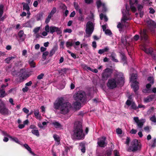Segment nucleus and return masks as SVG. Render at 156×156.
I'll use <instances>...</instances> for the list:
<instances>
[{"instance_id":"1","label":"nucleus","mask_w":156,"mask_h":156,"mask_svg":"<svg viewBox=\"0 0 156 156\" xmlns=\"http://www.w3.org/2000/svg\"><path fill=\"white\" fill-rule=\"evenodd\" d=\"M124 81V78L122 73H119L116 74L115 76L108 80L107 86L110 89H113L118 85H123Z\"/></svg>"},{"instance_id":"2","label":"nucleus","mask_w":156,"mask_h":156,"mask_svg":"<svg viewBox=\"0 0 156 156\" xmlns=\"http://www.w3.org/2000/svg\"><path fill=\"white\" fill-rule=\"evenodd\" d=\"M54 108L59 110L62 113L65 114L70 110L71 105L69 102H65L64 98L61 97L58 98L54 103Z\"/></svg>"},{"instance_id":"3","label":"nucleus","mask_w":156,"mask_h":156,"mask_svg":"<svg viewBox=\"0 0 156 156\" xmlns=\"http://www.w3.org/2000/svg\"><path fill=\"white\" fill-rule=\"evenodd\" d=\"M84 137L81 123L79 122H76L71 134L72 139L74 140H79L83 139Z\"/></svg>"},{"instance_id":"4","label":"nucleus","mask_w":156,"mask_h":156,"mask_svg":"<svg viewBox=\"0 0 156 156\" xmlns=\"http://www.w3.org/2000/svg\"><path fill=\"white\" fill-rule=\"evenodd\" d=\"M126 11L124 10H122L123 14V17L122 18L121 23L119 22L117 26V27L119 28V31H121L122 28L124 26V24L126 21L129 20L131 19L129 17V8L128 5H126Z\"/></svg>"},{"instance_id":"5","label":"nucleus","mask_w":156,"mask_h":156,"mask_svg":"<svg viewBox=\"0 0 156 156\" xmlns=\"http://www.w3.org/2000/svg\"><path fill=\"white\" fill-rule=\"evenodd\" d=\"M137 75L136 74H133L130 78L131 86L134 91L136 92L139 89V83L136 81Z\"/></svg>"},{"instance_id":"6","label":"nucleus","mask_w":156,"mask_h":156,"mask_svg":"<svg viewBox=\"0 0 156 156\" xmlns=\"http://www.w3.org/2000/svg\"><path fill=\"white\" fill-rule=\"evenodd\" d=\"M73 97L75 100L76 101L83 102L85 99L86 95L84 92L80 91L75 93Z\"/></svg>"},{"instance_id":"7","label":"nucleus","mask_w":156,"mask_h":156,"mask_svg":"<svg viewBox=\"0 0 156 156\" xmlns=\"http://www.w3.org/2000/svg\"><path fill=\"white\" fill-rule=\"evenodd\" d=\"M94 24L93 22H88L86 24V32L87 34L86 37H90L92 33L94 28Z\"/></svg>"},{"instance_id":"8","label":"nucleus","mask_w":156,"mask_h":156,"mask_svg":"<svg viewBox=\"0 0 156 156\" xmlns=\"http://www.w3.org/2000/svg\"><path fill=\"white\" fill-rule=\"evenodd\" d=\"M138 140L135 139L131 142V145L128 148V150L129 152H135L138 150Z\"/></svg>"},{"instance_id":"9","label":"nucleus","mask_w":156,"mask_h":156,"mask_svg":"<svg viewBox=\"0 0 156 156\" xmlns=\"http://www.w3.org/2000/svg\"><path fill=\"white\" fill-rule=\"evenodd\" d=\"M0 113L4 115H10L11 112L6 107L4 103V105H0Z\"/></svg>"},{"instance_id":"10","label":"nucleus","mask_w":156,"mask_h":156,"mask_svg":"<svg viewBox=\"0 0 156 156\" xmlns=\"http://www.w3.org/2000/svg\"><path fill=\"white\" fill-rule=\"evenodd\" d=\"M112 72L111 69L107 68L103 71L102 74V77L103 80H106L111 76Z\"/></svg>"},{"instance_id":"11","label":"nucleus","mask_w":156,"mask_h":156,"mask_svg":"<svg viewBox=\"0 0 156 156\" xmlns=\"http://www.w3.org/2000/svg\"><path fill=\"white\" fill-rule=\"evenodd\" d=\"M133 120L136 123L137 125L138 128H142L143 126L144 123L145 122V119H141L139 120L138 117H134Z\"/></svg>"},{"instance_id":"12","label":"nucleus","mask_w":156,"mask_h":156,"mask_svg":"<svg viewBox=\"0 0 156 156\" xmlns=\"http://www.w3.org/2000/svg\"><path fill=\"white\" fill-rule=\"evenodd\" d=\"M19 73V75L20 79H26L29 76V73L27 72L25 69H20Z\"/></svg>"},{"instance_id":"13","label":"nucleus","mask_w":156,"mask_h":156,"mask_svg":"<svg viewBox=\"0 0 156 156\" xmlns=\"http://www.w3.org/2000/svg\"><path fill=\"white\" fill-rule=\"evenodd\" d=\"M106 137L103 136L98 139V146L101 147H105L106 145V143L105 142Z\"/></svg>"},{"instance_id":"14","label":"nucleus","mask_w":156,"mask_h":156,"mask_svg":"<svg viewBox=\"0 0 156 156\" xmlns=\"http://www.w3.org/2000/svg\"><path fill=\"white\" fill-rule=\"evenodd\" d=\"M130 2V8L132 11L135 12L136 11V8L135 7L138 3L137 0H129Z\"/></svg>"},{"instance_id":"15","label":"nucleus","mask_w":156,"mask_h":156,"mask_svg":"<svg viewBox=\"0 0 156 156\" xmlns=\"http://www.w3.org/2000/svg\"><path fill=\"white\" fill-rule=\"evenodd\" d=\"M8 85V84L7 83L6 85L3 84L2 85L1 88L2 89H0V97L3 98L7 95V94L5 93L4 88L7 86Z\"/></svg>"},{"instance_id":"16","label":"nucleus","mask_w":156,"mask_h":156,"mask_svg":"<svg viewBox=\"0 0 156 156\" xmlns=\"http://www.w3.org/2000/svg\"><path fill=\"white\" fill-rule=\"evenodd\" d=\"M97 5L98 9L101 7L103 8L102 11H105L106 9L105 3L101 2V0H98L96 2Z\"/></svg>"},{"instance_id":"17","label":"nucleus","mask_w":156,"mask_h":156,"mask_svg":"<svg viewBox=\"0 0 156 156\" xmlns=\"http://www.w3.org/2000/svg\"><path fill=\"white\" fill-rule=\"evenodd\" d=\"M147 31L146 30H144L143 31L140 33V38L141 40H146L147 39V36L146 34Z\"/></svg>"},{"instance_id":"18","label":"nucleus","mask_w":156,"mask_h":156,"mask_svg":"<svg viewBox=\"0 0 156 156\" xmlns=\"http://www.w3.org/2000/svg\"><path fill=\"white\" fill-rule=\"evenodd\" d=\"M34 113L35 117L37 119L40 120L41 119V115L39 113V111L38 109L34 110Z\"/></svg>"},{"instance_id":"19","label":"nucleus","mask_w":156,"mask_h":156,"mask_svg":"<svg viewBox=\"0 0 156 156\" xmlns=\"http://www.w3.org/2000/svg\"><path fill=\"white\" fill-rule=\"evenodd\" d=\"M53 138L56 141L55 144L57 145H58L60 143V138L59 136L57 134H54L53 135Z\"/></svg>"},{"instance_id":"20","label":"nucleus","mask_w":156,"mask_h":156,"mask_svg":"<svg viewBox=\"0 0 156 156\" xmlns=\"http://www.w3.org/2000/svg\"><path fill=\"white\" fill-rule=\"evenodd\" d=\"M154 98V95H149L144 98V101L145 103L149 102L152 100Z\"/></svg>"},{"instance_id":"21","label":"nucleus","mask_w":156,"mask_h":156,"mask_svg":"<svg viewBox=\"0 0 156 156\" xmlns=\"http://www.w3.org/2000/svg\"><path fill=\"white\" fill-rule=\"evenodd\" d=\"M143 50L147 54H150L151 55H152V53L153 52L152 49L151 48H147L145 47L143 48Z\"/></svg>"},{"instance_id":"22","label":"nucleus","mask_w":156,"mask_h":156,"mask_svg":"<svg viewBox=\"0 0 156 156\" xmlns=\"http://www.w3.org/2000/svg\"><path fill=\"white\" fill-rule=\"evenodd\" d=\"M58 48V46L57 45L54 46L52 49L50 51L49 55L51 56L55 53V51L57 50Z\"/></svg>"},{"instance_id":"23","label":"nucleus","mask_w":156,"mask_h":156,"mask_svg":"<svg viewBox=\"0 0 156 156\" xmlns=\"http://www.w3.org/2000/svg\"><path fill=\"white\" fill-rule=\"evenodd\" d=\"M109 50V48L107 46L105 47L104 49L99 50L98 51V53L101 55L105 52H108Z\"/></svg>"},{"instance_id":"24","label":"nucleus","mask_w":156,"mask_h":156,"mask_svg":"<svg viewBox=\"0 0 156 156\" xmlns=\"http://www.w3.org/2000/svg\"><path fill=\"white\" fill-rule=\"evenodd\" d=\"M81 102V101H76L74 103V106L75 109H79L80 108Z\"/></svg>"},{"instance_id":"25","label":"nucleus","mask_w":156,"mask_h":156,"mask_svg":"<svg viewBox=\"0 0 156 156\" xmlns=\"http://www.w3.org/2000/svg\"><path fill=\"white\" fill-rule=\"evenodd\" d=\"M29 121L28 119H27L23 122V124H19V125L18 126V127L19 129H23L25 125H27Z\"/></svg>"},{"instance_id":"26","label":"nucleus","mask_w":156,"mask_h":156,"mask_svg":"<svg viewBox=\"0 0 156 156\" xmlns=\"http://www.w3.org/2000/svg\"><path fill=\"white\" fill-rule=\"evenodd\" d=\"M52 124L56 128H61L62 127L61 125L59 122L56 121L52 122Z\"/></svg>"},{"instance_id":"27","label":"nucleus","mask_w":156,"mask_h":156,"mask_svg":"<svg viewBox=\"0 0 156 156\" xmlns=\"http://www.w3.org/2000/svg\"><path fill=\"white\" fill-rule=\"evenodd\" d=\"M28 63L31 67L34 68L35 67V63L33 59H30Z\"/></svg>"},{"instance_id":"28","label":"nucleus","mask_w":156,"mask_h":156,"mask_svg":"<svg viewBox=\"0 0 156 156\" xmlns=\"http://www.w3.org/2000/svg\"><path fill=\"white\" fill-rule=\"evenodd\" d=\"M111 57L112 58V60L114 62H118V60L116 58V55L114 53H112L111 54Z\"/></svg>"},{"instance_id":"29","label":"nucleus","mask_w":156,"mask_h":156,"mask_svg":"<svg viewBox=\"0 0 156 156\" xmlns=\"http://www.w3.org/2000/svg\"><path fill=\"white\" fill-rule=\"evenodd\" d=\"M31 132L33 134L36 135L38 137L40 135L39 131L37 129H32L31 131Z\"/></svg>"},{"instance_id":"30","label":"nucleus","mask_w":156,"mask_h":156,"mask_svg":"<svg viewBox=\"0 0 156 156\" xmlns=\"http://www.w3.org/2000/svg\"><path fill=\"white\" fill-rule=\"evenodd\" d=\"M100 17L101 20H102L104 19L105 21L106 22L108 20V19L107 17L105 15H104L102 13H101L100 15Z\"/></svg>"},{"instance_id":"31","label":"nucleus","mask_w":156,"mask_h":156,"mask_svg":"<svg viewBox=\"0 0 156 156\" xmlns=\"http://www.w3.org/2000/svg\"><path fill=\"white\" fill-rule=\"evenodd\" d=\"M57 27L51 26L50 27V32L51 34H53L54 32L56 31V29Z\"/></svg>"},{"instance_id":"32","label":"nucleus","mask_w":156,"mask_h":156,"mask_svg":"<svg viewBox=\"0 0 156 156\" xmlns=\"http://www.w3.org/2000/svg\"><path fill=\"white\" fill-rule=\"evenodd\" d=\"M24 147H25V148L28 151H29V152L33 154H34V153L32 151H31V149L29 147V146L28 145V144H25L24 145Z\"/></svg>"},{"instance_id":"33","label":"nucleus","mask_w":156,"mask_h":156,"mask_svg":"<svg viewBox=\"0 0 156 156\" xmlns=\"http://www.w3.org/2000/svg\"><path fill=\"white\" fill-rule=\"evenodd\" d=\"M23 26L25 27H31V24L30 21H27L23 24Z\"/></svg>"},{"instance_id":"34","label":"nucleus","mask_w":156,"mask_h":156,"mask_svg":"<svg viewBox=\"0 0 156 156\" xmlns=\"http://www.w3.org/2000/svg\"><path fill=\"white\" fill-rule=\"evenodd\" d=\"M56 11V8L53 7L48 15H50L52 17L53 15L55 13Z\"/></svg>"},{"instance_id":"35","label":"nucleus","mask_w":156,"mask_h":156,"mask_svg":"<svg viewBox=\"0 0 156 156\" xmlns=\"http://www.w3.org/2000/svg\"><path fill=\"white\" fill-rule=\"evenodd\" d=\"M16 58L15 57L11 56L8 57L5 59L6 62L7 63H9L10 61L12 59H14Z\"/></svg>"},{"instance_id":"36","label":"nucleus","mask_w":156,"mask_h":156,"mask_svg":"<svg viewBox=\"0 0 156 156\" xmlns=\"http://www.w3.org/2000/svg\"><path fill=\"white\" fill-rule=\"evenodd\" d=\"M131 105V108L134 110H136L137 109V106L134 102H133Z\"/></svg>"},{"instance_id":"37","label":"nucleus","mask_w":156,"mask_h":156,"mask_svg":"<svg viewBox=\"0 0 156 156\" xmlns=\"http://www.w3.org/2000/svg\"><path fill=\"white\" fill-rule=\"evenodd\" d=\"M112 150L111 149H109L107 150L105 152V155L107 156H110L112 154Z\"/></svg>"},{"instance_id":"38","label":"nucleus","mask_w":156,"mask_h":156,"mask_svg":"<svg viewBox=\"0 0 156 156\" xmlns=\"http://www.w3.org/2000/svg\"><path fill=\"white\" fill-rule=\"evenodd\" d=\"M23 9L27 11L29 10V7L28 4L24 3L23 5Z\"/></svg>"},{"instance_id":"39","label":"nucleus","mask_w":156,"mask_h":156,"mask_svg":"<svg viewBox=\"0 0 156 156\" xmlns=\"http://www.w3.org/2000/svg\"><path fill=\"white\" fill-rule=\"evenodd\" d=\"M73 43L72 42L70 41H68L66 42V46L68 48H69L70 47L72 46L73 45Z\"/></svg>"},{"instance_id":"40","label":"nucleus","mask_w":156,"mask_h":156,"mask_svg":"<svg viewBox=\"0 0 156 156\" xmlns=\"http://www.w3.org/2000/svg\"><path fill=\"white\" fill-rule=\"evenodd\" d=\"M18 35L19 37L20 38L23 37L24 35H25H25L24 34L23 31L22 30L19 31L18 33Z\"/></svg>"},{"instance_id":"41","label":"nucleus","mask_w":156,"mask_h":156,"mask_svg":"<svg viewBox=\"0 0 156 156\" xmlns=\"http://www.w3.org/2000/svg\"><path fill=\"white\" fill-rule=\"evenodd\" d=\"M147 80L152 84H153L154 83V78L153 77H149L147 78Z\"/></svg>"},{"instance_id":"42","label":"nucleus","mask_w":156,"mask_h":156,"mask_svg":"<svg viewBox=\"0 0 156 156\" xmlns=\"http://www.w3.org/2000/svg\"><path fill=\"white\" fill-rule=\"evenodd\" d=\"M49 54L48 51H45L43 53L42 55V58L44 59H46V56H47Z\"/></svg>"},{"instance_id":"43","label":"nucleus","mask_w":156,"mask_h":156,"mask_svg":"<svg viewBox=\"0 0 156 156\" xmlns=\"http://www.w3.org/2000/svg\"><path fill=\"white\" fill-rule=\"evenodd\" d=\"M126 38L125 36H122L121 38V41L124 44H126Z\"/></svg>"},{"instance_id":"44","label":"nucleus","mask_w":156,"mask_h":156,"mask_svg":"<svg viewBox=\"0 0 156 156\" xmlns=\"http://www.w3.org/2000/svg\"><path fill=\"white\" fill-rule=\"evenodd\" d=\"M9 138H11L12 140L15 141V142H16V143H18V140L17 138L12 137V136H9Z\"/></svg>"},{"instance_id":"45","label":"nucleus","mask_w":156,"mask_h":156,"mask_svg":"<svg viewBox=\"0 0 156 156\" xmlns=\"http://www.w3.org/2000/svg\"><path fill=\"white\" fill-rule=\"evenodd\" d=\"M51 16L50 15H48L47 17L45 20V23L47 24L50 21V20L51 19Z\"/></svg>"},{"instance_id":"46","label":"nucleus","mask_w":156,"mask_h":156,"mask_svg":"<svg viewBox=\"0 0 156 156\" xmlns=\"http://www.w3.org/2000/svg\"><path fill=\"white\" fill-rule=\"evenodd\" d=\"M40 29V27H38L35 28L33 30V31L34 32V34H36L37 33H38L39 32Z\"/></svg>"},{"instance_id":"47","label":"nucleus","mask_w":156,"mask_h":156,"mask_svg":"<svg viewBox=\"0 0 156 156\" xmlns=\"http://www.w3.org/2000/svg\"><path fill=\"white\" fill-rule=\"evenodd\" d=\"M139 37H140L139 35L136 34L133 37V40L136 41L139 39Z\"/></svg>"},{"instance_id":"48","label":"nucleus","mask_w":156,"mask_h":156,"mask_svg":"<svg viewBox=\"0 0 156 156\" xmlns=\"http://www.w3.org/2000/svg\"><path fill=\"white\" fill-rule=\"evenodd\" d=\"M45 31L49 33L50 32V27L48 25H46L45 27Z\"/></svg>"},{"instance_id":"49","label":"nucleus","mask_w":156,"mask_h":156,"mask_svg":"<svg viewBox=\"0 0 156 156\" xmlns=\"http://www.w3.org/2000/svg\"><path fill=\"white\" fill-rule=\"evenodd\" d=\"M55 32H56L58 34H60L62 33V31L60 28L57 27Z\"/></svg>"},{"instance_id":"50","label":"nucleus","mask_w":156,"mask_h":156,"mask_svg":"<svg viewBox=\"0 0 156 156\" xmlns=\"http://www.w3.org/2000/svg\"><path fill=\"white\" fill-rule=\"evenodd\" d=\"M44 76V74L43 73H41L39 75L37 76V79L39 80H41L43 78V77Z\"/></svg>"},{"instance_id":"51","label":"nucleus","mask_w":156,"mask_h":156,"mask_svg":"<svg viewBox=\"0 0 156 156\" xmlns=\"http://www.w3.org/2000/svg\"><path fill=\"white\" fill-rule=\"evenodd\" d=\"M113 154L114 156H119V152L117 150H115L113 151Z\"/></svg>"},{"instance_id":"52","label":"nucleus","mask_w":156,"mask_h":156,"mask_svg":"<svg viewBox=\"0 0 156 156\" xmlns=\"http://www.w3.org/2000/svg\"><path fill=\"white\" fill-rule=\"evenodd\" d=\"M143 3L144 4L148 5L150 3L149 0H144L143 2Z\"/></svg>"},{"instance_id":"53","label":"nucleus","mask_w":156,"mask_h":156,"mask_svg":"<svg viewBox=\"0 0 156 156\" xmlns=\"http://www.w3.org/2000/svg\"><path fill=\"white\" fill-rule=\"evenodd\" d=\"M116 132L118 134H121L122 133V131L121 129L118 128L116 130Z\"/></svg>"},{"instance_id":"54","label":"nucleus","mask_w":156,"mask_h":156,"mask_svg":"<svg viewBox=\"0 0 156 156\" xmlns=\"http://www.w3.org/2000/svg\"><path fill=\"white\" fill-rule=\"evenodd\" d=\"M105 32L106 34L109 35H111L112 34L111 31L108 29L106 30L105 31Z\"/></svg>"},{"instance_id":"55","label":"nucleus","mask_w":156,"mask_h":156,"mask_svg":"<svg viewBox=\"0 0 156 156\" xmlns=\"http://www.w3.org/2000/svg\"><path fill=\"white\" fill-rule=\"evenodd\" d=\"M72 30L70 29H66L64 30V32L65 33H70L72 32Z\"/></svg>"},{"instance_id":"56","label":"nucleus","mask_w":156,"mask_h":156,"mask_svg":"<svg viewBox=\"0 0 156 156\" xmlns=\"http://www.w3.org/2000/svg\"><path fill=\"white\" fill-rule=\"evenodd\" d=\"M137 109L139 108H143L144 109L145 108V106L142 104H139L138 106H137Z\"/></svg>"},{"instance_id":"57","label":"nucleus","mask_w":156,"mask_h":156,"mask_svg":"<svg viewBox=\"0 0 156 156\" xmlns=\"http://www.w3.org/2000/svg\"><path fill=\"white\" fill-rule=\"evenodd\" d=\"M78 20L80 21L83 22L84 21V18L81 15L78 18Z\"/></svg>"},{"instance_id":"58","label":"nucleus","mask_w":156,"mask_h":156,"mask_svg":"<svg viewBox=\"0 0 156 156\" xmlns=\"http://www.w3.org/2000/svg\"><path fill=\"white\" fill-rule=\"evenodd\" d=\"M29 89L28 87L27 86H25L24 88L22 89V90L24 92H27V91Z\"/></svg>"},{"instance_id":"59","label":"nucleus","mask_w":156,"mask_h":156,"mask_svg":"<svg viewBox=\"0 0 156 156\" xmlns=\"http://www.w3.org/2000/svg\"><path fill=\"white\" fill-rule=\"evenodd\" d=\"M93 0H85L86 3L87 4H90L93 2Z\"/></svg>"},{"instance_id":"60","label":"nucleus","mask_w":156,"mask_h":156,"mask_svg":"<svg viewBox=\"0 0 156 156\" xmlns=\"http://www.w3.org/2000/svg\"><path fill=\"white\" fill-rule=\"evenodd\" d=\"M23 111L25 113L27 114L29 112V110L26 108H24L23 109Z\"/></svg>"},{"instance_id":"61","label":"nucleus","mask_w":156,"mask_h":156,"mask_svg":"<svg viewBox=\"0 0 156 156\" xmlns=\"http://www.w3.org/2000/svg\"><path fill=\"white\" fill-rule=\"evenodd\" d=\"M132 102L131 101L129 100H127L126 101V104L127 105L129 106L131 105Z\"/></svg>"},{"instance_id":"62","label":"nucleus","mask_w":156,"mask_h":156,"mask_svg":"<svg viewBox=\"0 0 156 156\" xmlns=\"http://www.w3.org/2000/svg\"><path fill=\"white\" fill-rule=\"evenodd\" d=\"M130 138L128 137H127L126 139V141L125 142V144H127L128 145L129 143L130 142Z\"/></svg>"},{"instance_id":"63","label":"nucleus","mask_w":156,"mask_h":156,"mask_svg":"<svg viewBox=\"0 0 156 156\" xmlns=\"http://www.w3.org/2000/svg\"><path fill=\"white\" fill-rule=\"evenodd\" d=\"M9 102L12 105H14V103L13 100L12 98H10L9 99Z\"/></svg>"},{"instance_id":"64","label":"nucleus","mask_w":156,"mask_h":156,"mask_svg":"<svg viewBox=\"0 0 156 156\" xmlns=\"http://www.w3.org/2000/svg\"><path fill=\"white\" fill-rule=\"evenodd\" d=\"M150 120L151 121L154 122H156V118L155 116H152V117L151 119Z\"/></svg>"}]
</instances>
